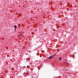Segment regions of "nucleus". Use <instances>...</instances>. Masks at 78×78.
Returning <instances> with one entry per match:
<instances>
[{"mask_svg": "<svg viewBox=\"0 0 78 78\" xmlns=\"http://www.w3.org/2000/svg\"><path fill=\"white\" fill-rule=\"evenodd\" d=\"M28 75V73H26L25 75H26V76H27Z\"/></svg>", "mask_w": 78, "mask_h": 78, "instance_id": "3", "label": "nucleus"}, {"mask_svg": "<svg viewBox=\"0 0 78 78\" xmlns=\"http://www.w3.org/2000/svg\"><path fill=\"white\" fill-rule=\"evenodd\" d=\"M73 58H74V54H73Z\"/></svg>", "mask_w": 78, "mask_h": 78, "instance_id": "5", "label": "nucleus"}, {"mask_svg": "<svg viewBox=\"0 0 78 78\" xmlns=\"http://www.w3.org/2000/svg\"><path fill=\"white\" fill-rule=\"evenodd\" d=\"M61 59H62V58L59 57V60H60V61H61Z\"/></svg>", "mask_w": 78, "mask_h": 78, "instance_id": "2", "label": "nucleus"}, {"mask_svg": "<svg viewBox=\"0 0 78 78\" xmlns=\"http://www.w3.org/2000/svg\"><path fill=\"white\" fill-rule=\"evenodd\" d=\"M53 56H50V57L48 58V59H51V58H53Z\"/></svg>", "mask_w": 78, "mask_h": 78, "instance_id": "1", "label": "nucleus"}, {"mask_svg": "<svg viewBox=\"0 0 78 78\" xmlns=\"http://www.w3.org/2000/svg\"><path fill=\"white\" fill-rule=\"evenodd\" d=\"M14 27H15V28H17V26L15 25L14 26Z\"/></svg>", "mask_w": 78, "mask_h": 78, "instance_id": "4", "label": "nucleus"}, {"mask_svg": "<svg viewBox=\"0 0 78 78\" xmlns=\"http://www.w3.org/2000/svg\"><path fill=\"white\" fill-rule=\"evenodd\" d=\"M15 31H16V27L15 28Z\"/></svg>", "mask_w": 78, "mask_h": 78, "instance_id": "6", "label": "nucleus"}, {"mask_svg": "<svg viewBox=\"0 0 78 78\" xmlns=\"http://www.w3.org/2000/svg\"><path fill=\"white\" fill-rule=\"evenodd\" d=\"M56 56V55L54 54V56Z\"/></svg>", "mask_w": 78, "mask_h": 78, "instance_id": "7", "label": "nucleus"}, {"mask_svg": "<svg viewBox=\"0 0 78 78\" xmlns=\"http://www.w3.org/2000/svg\"><path fill=\"white\" fill-rule=\"evenodd\" d=\"M66 70H67V69H66Z\"/></svg>", "mask_w": 78, "mask_h": 78, "instance_id": "8", "label": "nucleus"}]
</instances>
